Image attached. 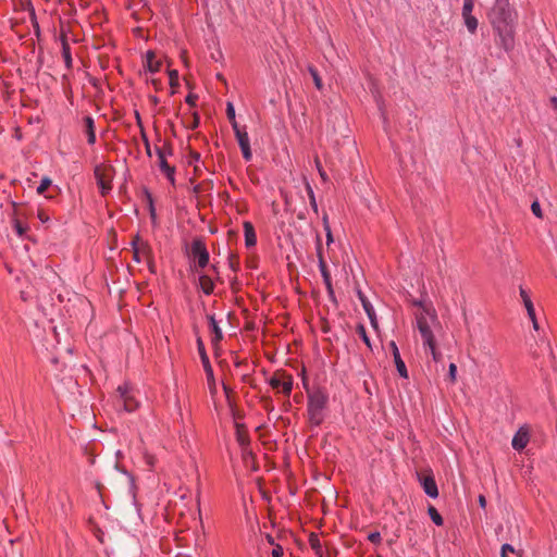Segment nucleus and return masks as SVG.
Masks as SVG:
<instances>
[{
	"instance_id": "f03ea898",
	"label": "nucleus",
	"mask_w": 557,
	"mask_h": 557,
	"mask_svg": "<svg viewBox=\"0 0 557 557\" xmlns=\"http://www.w3.org/2000/svg\"><path fill=\"white\" fill-rule=\"evenodd\" d=\"M413 305L421 308V311L416 315V320L423 345H431L434 338L431 324L438 323L436 311L431 305H426L420 300H416Z\"/></svg>"
},
{
	"instance_id": "9b49d317",
	"label": "nucleus",
	"mask_w": 557,
	"mask_h": 557,
	"mask_svg": "<svg viewBox=\"0 0 557 557\" xmlns=\"http://www.w3.org/2000/svg\"><path fill=\"white\" fill-rule=\"evenodd\" d=\"M389 348H391V351H392V355L394 358V362H395V366H396V369H397L399 375L407 379L408 371H407L405 362L403 361V359L400 357V354H399L396 343L392 341L389 343Z\"/></svg>"
},
{
	"instance_id": "58836bf2",
	"label": "nucleus",
	"mask_w": 557,
	"mask_h": 557,
	"mask_svg": "<svg viewBox=\"0 0 557 557\" xmlns=\"http://www.w3.org/2000/svg\"><path fill=\"white\" fill-rule=\"evenodd\" d=\"M531 210L533 212V214L537 218H542L543 214H542V210H541V207H540V203L537 201H534L532 205H531Z\"/></svg>"
},
{
	"instance_id": "603ef678",
	"label": "nucleus",
	"mask_w": 557,
	"mask_h": 557,
	"mask_svg": "<svg viewBox=\"0 0 557 557\" xmlns=\"http://www.w3.org/2000/svg\"><path fill=\"white\" fill-rule=\"evenodd\" d=\"M135 115H136V121H137L138 125L141 126V120H140L139 113L136 112Z\"/></svg>"
},
{
	"instance_id": "0eeeda50",
	"label": "nucleus",
	"mask_w": 557,
	"mask_h": 557,
	"mask_svg": "<svg viewBox=\"0 0 557 557\" xmlns=\"http://www.w3.org/2000/svg\"><path fill=\"white\" fill-rule=\"evenodd\" d=\"M191 253L194 256V258H196L198 260V265L200 268H205L208 262H209V252L205 246V244L197 239V240H194L193 245H191Z\"/></svg>"
},
{
	"instance_id": "ddd939ff",
	"label": "nucleus",
	"mask_w": 557,
	"mask_h": 557,
	"mask_svg": "<svg viewBox=\"0 0 557 557\" xmlns=\"http://www.w3.org/2000/svg\"><path fill=\"white\" fill-rule=\"evenodd\" d=\"M158 162L160 170L168 176L169 180L174 181V168L165 160V154L162 149L157 148Z\"/></svg>"
},
{
	"instance_id": "c9c22d12",
	"label": "nucleus",
	"mask_w": 557,
	"mask_h": 557,
	"mask_svg": "<svg viewBox=\"0 0 557 557\" xmlns=\"http://www.w3.org/2000/svg\"><path fill=\"white\" fill-rule=\"evenodd\" d=\"M169 75H170V84H171V86L172 87L177 86L178 85V73H177V71H175V70L170 71Z\"/></svg>"
},
{
	"instance_id": "7ed1b4c3",
	"label": "nucleus",
	"mask_w": 557,
	"mask_h": 557,
	"mask_svg": "<svg viewBox=\"0 0 557 557\" xmlns=\"http://www.w3.org/2000/svg\"><path fill=\"white\" fill-rule=\"evenodd\" d=\"M329 401V395L322 389H315L308 395V414L309 421L314 425H320L323 421V410Z\"/></svg>"
},
{
	"instance_id": "6e6d98bb",
	"label": "nucleus",
	"mask_w": 557,
	"mask_h": 557,
	"mask_svg": "<svg viewBox=\"0 0 557 557\" xmlns=\"http://www.w3.org/2000/svg\"><path fill=\"white\" fill-rule=\"evenodd\" d=\"M552 59H555V58H554L553 55H552V57H549V58H547V62H548V64H549L550 66H552V63H554V60H552Z\"/></svg>"
},
{
	"instance_id": "7c9ffc66",
	"label": "nucleus",
	"mask_w": 557,
	"mask_h": 557,
	"mask_svg": "<svg viewBox=\"0 0 557 557\" xmlns=\"http://www.w3.org/2000/svg\"><path fill=\"white\" fill-rule=\"evenodd\" d=\"M52 184V181L49 177H44L37 187V193L39 195L44 194Z\"/></svg>"
},
{
	"instance_id": "6e6552de",
	"label": "nucleus",
	"mask_w": 557,
	"mask_h": 557,
	"mask_svg": "<svg viewBox=\"0 0 557 557\" xmlns=\"http://www.w3.org/2000/svg\"><path fill=\"white\" fill-rule=\"evenodd\" d=\"M318 258H319V269L323 277V282L327 288V292L332 295L333 294V287H332V281H331V274L327 270L326 263L323 259L322 251H321V243L320 239L318 240Z\"/></svg>"
},
{
	"instance_id": "bb28decb",
	"label": "nucleus",
	"mask_w": 557,
	"mask_h": 557,
	"mask_svg": "<svg viewBox=\"0 0 557 557\" xmlns=\"http://www.w3.org/2000/svg\"><path fill=\"white\" fill-rule=\"evenodd\" d=\"M12 224H13V227H14V230H15L16 234H17L18 236H21V237H22V236L27 232V230H28L27 225H24V224L22 223V220H21V219H15L14 221H12Z\"/></svg>"
},
{
	"instance_id": "2f4dec72",
	"label": "nucleus",
	"mask_w": 557,
	"mask_h": 557,
	"mask_svg": "<svg viewBox=\"0 0 557 557\" xmlns=\"http://www.w3.org/2000/svg\"><path fill=\"white\" fill-rule=\"evenodd\" d=\"M474 3L473 0H463L462 16L472 15Z\"/></svg>"
},
{
	"instance_id": "412c9836",
	"label": "nucleus",
	"mask_w": 557,
	"mask_h": 557,
	"mask_svg": "<svg viewBox=\"0 0 557 557\" xmlns=\"http://www.w3.org/2000/svg\"><path fill=\"white\" fill-rule=\"evenodd\" d=\"M199 285L202 292L207 295H210L213 292L214 284L208 275H201L199 277Z\"/></svg>"
},
{
	"instance_id": "72a5a7b5",
	"label": "nucleus",
	"mask_w": 557,
	"mask_h": 557,
	"mask_svg": "<svg viewBox=\"0 0 557 557\" xmlns=\"http://www.w3.org/2000/svg\"><path fill=\"white\" fill-rule=\"evenodd\" d=\"M323 226L326 232V244L330 245L333 243V236L326 215L323 216Z\"/></svg>"
},
{
	"instance_id": "2eb2a0df",
	"label": "nucleus",
	"mask_w": 557,
	"mask_h": 557,
	"mask_svg": "<svg viewBox=\"0 0 557 557\" xmlns=\"http://www.w3.org/2000/svg\"><path fill=\"white\" fill-rule=\"evenodd\" d=\"M528 442H529L528 432L520 430L513 436L511 445L515 449L521 450L527 446Z\"/></svg>"
},
{
	"instance_id": "5fc2aeb1",
	"label": "nucleus",
	"mask_w": 557,
	"mask_h": 557,
	"mask_svg": "<svg viewBox=\"0 0 557 557\" xmlns=\"http://www.w3.org/2000/svg\"><path fill=\"white\" fill-rule=\"evenodd\" d=\"M552 59H555V58H554L553 55H552V57H549V58H547V62H548V64H549L550 66H552V63H554V60H552Z\"/></svg>"
},
{
	"instance_id": "a878e982",
	"label": "nucleus",
	"mask_w": 557,
	"mask_h": 557,
	"mask_svg": "<svg viewBox=\"0 0 557 557\" xmlns=\"http://www.w3.org/2000/svg\"><path fill=\"white\" fill-rule=\"evenodd\" d=\"M12 206V210H11V213H10V216H11V220L14 221L15 219H21L24 218L26 214L21 210L20 208V205L16 203V202H12L11 203Z\"/></svg>"
},
{
	"instance_id": "e433bc0d",
	"label": "nucleus",
	"mask_w": 557,
	"mask_h": 557,
	"mask_svg": "<svg viewBox=\"0 0 557 557\" xmlns=\"http://www.w3.org/2000/svg\"><path fill=\"white\" fill-rule=\"evenodd\" d=\"M315 166H317V169L319 171V174H320L321 178L324 182H326L329 180V177H327L325 171L322 169L321 162H320V160L318 158H315Z\"/></svg>"
},
{
	"instance_id": "a18cd8bd",
	"label": "nucleus",
	"mask_w": 557,
	"mask_h": 557,
	"mask_svg": "<svg viewBox=\"0 0 557 557\" xmlns=\"http://www.w3.org/2000/svg\"><path fill=\"white\" fill-rule=\"evenodd\" d=\"M283 556V548L281 546H276L272 550V557H282Z\"/></svg>"
},
{
	"instance_id": "6ab92c4d",
	"label": "nucleus",
	"mask_w": 557,
	"mask_h": 557,
	"mask_svg": "<svg viewBox=\"0 0 557 557\" xmlns=\"http://www.w3.org/2000/svg\"><path fill=\"white\" fill-rule=\"evenodd\" d=\"M208 320H209L210 329H211L212 333L214 334L212 337V344L218 345L223 338L222 330L220 329V326L213 315H209Z\"/></svg>"
},
{
	"instance_id": "9d476101",
	"label": "nucleus",
	"mask_w": 557,
	"mask_h": 557,
	"mask_svg": "<svg viewBox=\"0 0 557 557\" xmlns=\"http://www.w3.org/2000/svg\"><path fill=\"white\" fill-rule=\"evenodd\" d=\"M520 296H521L523 305L527 309L528 315H529L530 320L532 321L533 329L537 331L540 326H539V323H537V320L535 317V310H534L533 302L530 299L527 290L523 289L522 287H520Z\"/></svg>"
},
{
	"instance_id": "cd10ccee",
	"label": "nucleus",
	"mask_w": 557,
	"mask_h": 557,
	"mask_svg": "<svg viewBox=\"0 0 557 557\" xmlns=\"http://www.w3.org/2000/svg\"><path fill=\"white\" fill-rule=\"evenodd\" d=\"M308 70H309L310 75L312 76L315 87L318 89H322V87H323L322 79H321L317 69L313 66H309Z\"/></svg>"
},
{
	"instance_id": "4d7b16f0",
	"label": "nucleus",
	"mask_w": 557,
	"mask_h": 557,
	"mask_svg": "<svg viewBox=\"0 0 557 557\" xmlns=\"http://www.w3.org/2000/svg\"><path fill=\"white\" fill-rule=\"evenodd\" d=\"M223 388H224V392L226 393V395L228 396V394L231 392L230 388L226 385H224Z\"/></svg>"
},
{
	"instance_id": "052dcab7",
	"label": "nucleus",
	"mask_w": 557,
	"mask_h": 557,
	"mask_svg": "<svg viewBox=\"0 0 557 557\" xmlns=\"http://www.w3.org/2000/svg\"><path fill=\"white\" fill-rule=\"evenodd\" d=\"M234 259H235V257H234V256H232V259H231V265H232V267L234 265V262H233V260H234Z\"/></svg>"
},
{
	"instance_id": "a19ab883",
	"label": "nucleus",
	"mask_w": 557,
	"mask_h": 557,
	"mask_svg": "<svg viewBox=\"0 0 557 557\" xmlns=\"http://www.w3.org/2000/svg\"><path fill=\"white\" fill-rule=\"evenodd\" d=\"M507 553H515V548L510 544H504L502 546L500 556H507Z\"/></svg>"
},
{
	"instance_id": "f704fd0d",
	"label": "nucleus",
	"mask_w": 557,
	"mask_h": 557,
	"mask_svg": "<svg viewBox=\"0 0 557 557\" xmlns=\"http://www.w3.org/2000/svg\"><path fill=\"white\" fill-rule=\"evenodd\" d=\"M424 347H428L430 349V352H431L434 361L440 360L441 355L437 352V350L435 348V338H433V343L431 345H424Z\"/></svg>"
},
{
	"instance_id": "aec40b11",
	"label": "nucleus",
	"mask_w": 557,
	"mask_h": 557,
	"mask_svg": "<svg viewBox=\"0 0 557 557\" xmlns=\"http://www.w3.org/2000/svg\"><path fill=\"white\" fill-rule=\"evenodd\" d=\"M146 66L151 73L159 72L161 69V61L156 59L153 51H148L146 54Z\"/></svg>"
},
{
	"instance_id": "e2e57ef3",
	"label": "nucleus",
	"mask_w": 557,
	"mask_h": 557,
	"mask_svg": "<svg viewBox=\"0 0 557 557\" xmlns=\"http://www.w3.org/2000/svg\"><path fill=\"white\" fill-rule=\"evenodd\" d=\"M193 125H194V127H197V125H198V121L193 122Z\"/></svg>"
},
{
	"instance_id": "c03bdc74",
	"label": "nucleus",
	"mask_w": 557,
	"mask_h": 557,
	"mask_svg": "<svg viewBox=\"0 0 557 557\" xmlns=\"http://www.w3.org/2000/svg\"><path fill=\"white\" fill-rule=\"evenodd\" d=\"M369 541L372 542V543H379L381 541L380 533H371L369 535Z\"/></svg>"
},
{
	"instance_id": "de8ad7c7",
	"label": "nucleus",
	"mask_w": 557,
	"mask_h": 557,
	"mask_svg": "<svg viewBox=\"0 0 557 557\" xmlns=\"http://www.w3.org/2000/svg\"><path fill=\"white\" fill-rule=\"evenodd\" d=\"M231 123H232L233 129H234V132H235V136L237 135V132H244V131L239 127V125H238V123H237L236 121H232Z\"/></svg>"
},
{
	"instance_id": "423d86ee",
	"label": "nucleus",
	"mask_w": 557,
	"mask_h": 557,
	"mask_svg": "<svg viewBox=\"0 0 557 557\" xmlns=\"http://www.w3.org/2000/svg\"><path fill=\"white\" fill-rule=\"evenodd\" d=\"M132 247L133 258L137 263L146 261L153 255L150 245L147 242L143 240L138 235L135 236V238L133 239Z\"/></svg>"
},
{
	"instance_id": "864d4df0",
	"label": "nucleus",
	"mask_w": 557,
	"mask_h": 557,
	"mask_svg": "<svg viewBox=\"0 0 557 557\" xmlns=\"http://www.w3.org/2000/svg\"><path fill=\"white\" fill-rule=\"evenodd\" d=\"M552 102H553L554 107L557 109V97H553Z\"/></svg>"
},
{
	"instance_id": "13d9d810",
	"label": "nucleus",
	"mask_w": 557,
	"mask_h": 557,
	"mask_svg": "<svg viewBox=\"0 0 557 557\" xmlns=\"http://www.w3.org/2000/svg\"><path fill=\"white\" fill-rule=\"evenodd\" d=\"M549 350H550V357H552V359H553V360H555V355H554V352H553V350H552V348H550V347H549Z\"/></svg>"
},
{
	"instance_id": "473e14b6",
	"label": "nucleus",
	"mask_w": 557,
	"mask_h": 557,
	"mask_svg": "<svg viewBox=\"0 0 557 557\" xmlns=\"http://www.w3.org/2000/svg\"><path fill=\"white\" fill-rule=\"evenodd\" d=\"M306 188H307L308 196H309V199H310V205H311L313 211L315 213H318V205H317V201H315V197H314L313 190H312L311 186L308 183L306 185Z\"/></svg>"
},
{
	"instance_id": "393cba45",
	"label": "nucleus",
	"mask_w": 557,
	"mask_h": 557,
	"mask_svg": "<svg viewBox=\"0 0 557 557\" xmlns=\"http://www.w3.org/2000/svg\"><path fill=\"white\" fill-rule=\"evenodd\" d=\"M428 512H429V516L430 518L432 519V521L436 524V525H442L443 524V518L442 516L438 513V511L436 510L435 507L433 506H430L429 509H428Z\"/></svg>"
},
{
	"instance_id": "4c0bfd02",
	"label": "nucleus",
	"mask_w": 557,
	"mask_h": 557,
	"mask_svg": "<svg viewBox=\"0 0 557 557\" xmlns=\"http://www.w3.org/2000/svg\"><path fill=\"white\" fill-rule=\"evenodd\" d=\"M226 115L228 117V120L232 122V121H236L235 119V109L233 107V104L231 102L227 103V108H226Z\"/></svg>"
},
{
	"instance_id": "3c124183",
	"label": "nucleus",
	"mask_w": 557,
	"mask_h": 557,
	"mask_svg": "<svg viewBox=\"0 0 557 557\" xmlns=\"http://www.w3.org/2000/svg\"><path fill=\"white\" fill-rule=\"evenodd\" d=\"M186 101L190 104L195 103V98L193 96H187Z\"/></svg>"
},
{
	"instance_id": "0e129e2a",
	"label": "nucleus",
	"mask_w": 557,
	"mask_h": 557,
	"mask_svg": "<svg viewBox=\"0 0 557 557\" xmlns=\"http://www.w3.org/2000/svg\"><path fill=\"white\" fill-rule=\"evenodd\" d=\"M502 557H507V556H502Z\"/></svg>"
},
{
	"instance_id": "c85d7f7f",
	"label": "nucleus",
	"mask_w": 557,
	"mask_h": 557,
	"mask_svg": "<svg viewBox=\"0 0 557 557\" xmlns=\"http://www.w3.org/2000/svg\"><path fill=\"white\" fill-rule=\"evenodd\" d=\"M236 139L240 148L250 145L247 132H237Z\"/></svg>"
},
{
	"instance_id": "680f3d73",
	"label": "nucleus",
	"mask_w": 557,
	"mask_h": 557,
	"mask_svg": "<svg viewBox=\"0 0 557 557\" xmlns=\"http://www.w3.org/2000/svg\"><path fill=\"white\" fill-rule=\"evenodd\" d=\"M157 97H152V102L157 103Z\"/></svg>"
},
{
	"instance_id": "37998d69",
	"label": "nucleus",
	"mask_w": 557,
	"mask_h": 557,
	"mask_svg": "<svg viewBox=\"0 0 557 557\" xmlns=\"http://www.w3.org/2000/svg\"><path fill=\"white\" fill-rule=\"evenodd\" d=\"M146 262H147V265H148L150 272L154 273L156 272V264H154L153 255L149 259H147Z\"/></svg>"
},
{
	"instance_id": "09e8293b",
	"label": "nucleus",
	"mask_w": 557,
	"mask_h": 557,
	"mask_svg": "<svg viewBox=\"0 0 557 557\" xmlns=\"http://www.w3.org/2000/svg\"><path fill=\"white\" fill-rule=\"evenodd\" d=\"M479 504L482 508H484L486 506V499L483 495L479 496Z\"/></svg>"
},
{
	"instance_id": "79ce46f5",
	"label": "nucleus",
	"mask_w": 557,
	"mask_h": 557,
	"mask_svg": "<svg viewBox=\"0 0 557 557\" xmlns=\"http://www.w3.org/2000/svg\"><path fill=\"white\" fill-rule=\"evenodd\" d=\"M457 367L455 363L449 364V379L454 382L456 380Z\"/></svg>"
},
{
	"instance_id": "f8f14e48",
	"label": "nucleus",
	"mask_w": 557,
	"mask_h": 557,
	"mask_svg": "<svg viewBox=\"0 0 557 557\" xmlns=\"http://www.w3.org/2000/svg\"><path fill=\"white\" fill-rule=\"evenodd\" d=\"M419 480L426 495L433 498L438 496L437 485L432 475L419 476Z\"/></svg>"
},
{
	"instance_id": "1a4fd4ad",
	"label": "nucleus",
	"mask_w": 557,
	"mask_h": 557,
	"mask_svg": "<svg viewBox=\"0 0 557 557\" xmlns=\"http://www.w3.org/2000/svg\"><path fill=\"white\" fill-rule=\"evenodd\" d=\"M117 392L120 393L126 411L132 412L138 407L136 397L127 389L126 386H119Z\"/></svg>"
},
{
	"instance_id": "49530a36",
	"label": "nucleus",
	"mask_w": 557,
	"mask_h": 557,
	"mask_svg": "<svg viewBox=\"0 0 557 557\" xmlns=\"http://www.w3.org/2000/svg\"><path fill=\"white\" fill-rule=\"evenodd\" d=\"M38 219H39L42 223H46V222L49 220V216H48V214H47L45 211H39V212H38Z\"/></svg>"
},
{
	"instance_id": "dca6fc26",
	"label": "nucleus",
	"mask_w": 557,
	"mask_h": 557,
	"mask_svg": "<svg viewBox=\"0 0 557 557\" xmlns=\"http://www.w3.org/2000/svg\"><path fill=\"white\" fill-rule=\"evenodd\" d=\"M244 232L246 246L253 247L257 243V236L255 233L253 225L248 221L244 222Z\"/></svg>"
},
{
	"instance_id": "4468645a",
	"label": "nucleus",
	"mask_w": 557,
	"mask_h": 557,
	"mask_svg": "<svg viewBox=\"0 0 557 557\" xmlns=\"http://www.w3.org/2000/svg\"><path fill=\"white\" fill-rule=\"evenodd\" d=\"M60 41L62 46V55L65 62V65L67 69L72 67V57H71V49L67 41L66 34L62 33L60 36Z\"/></svg>"
},
{
	"instance_id": "8fccbe9b",
	"label": "nucleus",
	"mask_w": 557,
	"mask_h": 557,
	"mask_svg": "<svg viewBox=\"0 0 557 557\" xmlns=\"http://www.w3.org/2000/svg\"><path fill=\"white\" fill-rule=\"evenodd\" d=\"M145 146H146L147 154L151 156V148H150L149 141L146 137H145Z\"/></svg>"
},
{
	"instance_id": "c756f323",
	"label": "nucleus",
	"mask_w": 557,
	"mask_h": 557,
	"mask_svg": "<svg viewBox=\"0 0 557 557\" xmlns=\"http://www.w3.org/2000/svg\"><path fill=\"white\" fill-rule=\"evenodd\" d=\"M357 334L362 338V341L364 342V344L368 346V347H371V343H370V338L368 337L367 335V331H366V327L362 325V324H359L357 326Z\"/></svg>"
},
{
	"instance_id": "f3484780",
	"label": "nucleus",
	"mask_w": 557,
	"mask_h": 557,
	"mask_svg": "<svg viewBox=\"0 0 557 557\" xmlns=\"http://www.w3.org/2000/svg\"><path fill=\"white\" fill-rule=\"evenodd\" d=\"M359 299L362 304L364 311L367 312V314L370 319L372 326L376 327L377 323H376L375 312H374V309H373L371 302L361 293H359Z\"/></svg>"
},
{
	"instance_id": "bf43d9fd",
	"label": "nucleus",
	"mask_w": 557,
	"mask_h": 557,
	"mask_svg": "<svg viewBox=\"0 0 557 557\" xmlns=\"http://www.w3.org/2000/svg\"><path fill=\"white\" fill-rule=\"evenodd\" d=\"M483 350H484V352H485L486 355H488V354H490V350H488V349H486V347H485V346L483 347Z\"/></svg>"
},
{
	"instance_id": "4be33fe9",
	"label": "nucleus",
	"mask_w": 557,
	"mask_h": 557,
	"mask_svg": "<svg viewBox=\"0 0 557 557\" xmlns=\"http://www.w3.org/2000/svg\"><path fill=\"white\" fill-rule=\"evenodd\" d=\"M309 543L315 555H318V557H322V544L319 536L317 534H311L309 537Z\"/></svg>"
},
{
	"instance_id": "f257e3e1",
	"label": "nucleus",
	"mask_w": 557,
	"mask_h": 557,
	"mask_svg": "<svg viewBox=\"0 0 557 557\" xmlns=\"http://www.w3.org/2000/svg\"><path fill=\"white\" fill-rule=\"evenodd\" d=\"M488 21L496 34L495 42L509 52L515 47V25L517 12L510 8L508 0H495L487 13Z\"/></svg>"
},
{
	"instance_id": "39448f33",
	"label": "nucleus",
	"mask_w": 557,
	"mask_h": 557,
	"mask_svg": "<svg viewBox=\"0 0 557 557\" xmlns=\"http://www.w3.org/2000/svg\"><path fill=\"white\" fill-rule=\"evenodd\" d=\"M272 388L289 396L293 388V377L284 372H275L269 381Z\"/></svg>"
},
{
	"instance_id": "20e7f679",
	"label": "nucleus",
	"mask_w": 557,
	"mask_h": 557,
	"mask_svg": "<svg viewBox=\"0 0 557 557\" xmlns=\"http://www.w3.org/2000/svg\"><path fill=\"white\" fill-rule=\"evenodd\" d=\"M95 177L104 196L112 189L113 169L111 166L97 165L95 169Z\"/></svg>"
},
{
	"instance_id": "a211bd4d",
	"label": "nucleus",
	"mask_w": 557,
	"mask_h": 557,
	"mask_svg": "<svg viewBox=\"0 0 557 557\" xmlns=\"http://www.w3.org/2000/svg\"><path fill=\"white\" fill-rule=\"evenodd\" d=\"M85 132L87 134V141L90 145L96 143L95 122L91 116L84 117Z\"/></svg>"
},
{
	"instance_id": "b1692460",
	"label": "nucleus",
	"mask_w": 557,
	"mask_h": 557,
	"mask_svg": "<svg viewBox=\"0 0 557 557\" xmlns=\"http://www.w3.org/2000/svg\"><path fill=\"white\" fill-rule=\"evenodd\" d=\"M468 30L473 34L478 28V20L473 15L462 16Z\"/></svg>"
},
{
	"instance_id": "5701e85b",
	"label": "nucleus",
	"mask_w": 557,
	"mask_h": 557,
	"mask_svg": "<svg viewBox=\"0 0 557 557\" xmlns=\"http://www.w3.org/2000/svg\"><path fill=\"white\" fill-rule=\"evenodd\" d=\"M198 346H199V351H200V356H201V360L203 362V366H205V369L206 371L209 373V374H212V369H211V366H210V362H209V358L205 351V348H203V345H202V342L201 341H198Z\"/></svg>"
},
{
	"instance_id": "ea45409f",
	"label": "nucleus",
	"mask_w": 557,
	"mask_h": 557,
	"mask_svg": "<svg viewBox=\"0 0 557 557\" xmlns=\"http://www.w3.org/2000/svg\"><path fill=\"white\" fill-rule=\"evenodd\" d=\"M242 150V153H243V157L246 161H250L251 158H252V153H251V149H250V145L247 146V147H242L240 148Z\"/></svg>"
}]
</instances>
